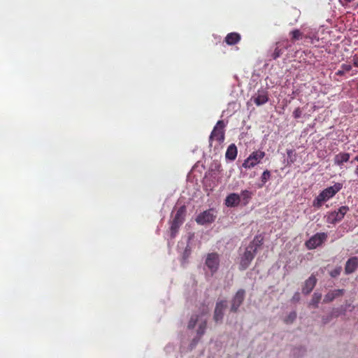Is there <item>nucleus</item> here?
Here are the masks:
<instances>
[{"instance_id":"obj_1","label":"nucleus","mask_w":358,"mask_h":358,"mask_svg":"<svg viewBox=\"0 0 358 358\" xmlns=\"http://www.w3.org/2000/svg\"><path fill=\"white\" fill-rule=\"evenodd\" d=\"M208 313H209V309L206 305L202 304L199 308V313H194L190 316L187 325V329L193 330L197 325L196 336L193 338L192 343H190V347L192 348H194L197 345V343L199 342L201 338H202L206 333L207 328L206 315Z\"/></svg>"},{"instance_id":"obj_2","label":"nucleus","mask_w":358,"mask_h":358,"mask_svg":"<svg viewBox=\"0 0 358 358\" xmlns=\"http://www.w3.org/2000/svg\"><path fill=\"white\" fill-rule=\"evenodd\" d=\"M341 183L337 182L333 186L322 190L320 192L319 195L315 197V200H313V206L317 208H320L324 202L334 197L337 192L341 190Z\"/></svg>"},{"instance_id":"obj_3","label":"nucleus","mask_w":358,"mask_h":358,"mask_svg":"<svg viewBox=\"0 0 358 358\" xmlns=\"http://www.w3.org/2000/svg\"><path fill=\"white\" fill-rule=\"evenodd\" d=\"M225 124L223 120H219L217 122L215 127H213L211 134L209 136V146L213 147V143H215V148H218L224 142L225 139V131H224Z\"/></svg>"},{"instance_id":"obj_4","label":"nucleus","mask_w":358,"mask_h":358,"mask_svg":"<svg viewBox=\"0 0 358 358\" xmlns=\"http://www.w3.org/2000/svg\"><path fill=\"white\" fill-rule=\"evenodd\" d=\"M186 214V207L185 206H180L178 208L176 215H174V218L171 223V236L173 238L176 236L178 232V229L180 228V226L183 224L184 217Z\"/></svg>"},{"instance_id":"obj_5","label":"nucleus","mask_w":358,"mask_h":358,"mask_svg":"<svg viewBox=\"0 0 358 358\" xmlns=\"http://www.w3.org/2000/svg\"><path fill=\"white\" fill-rule=\"evenodd\" d=\"M264 156L265 152L264 151L260 150H255L251 152L248 158L244 160L243 164H242V167L245 169H251L256 165L260 164Z\"/></svg>"},{"instance_id":"obj_6","label":"nucleus","mask_w":358,"mask_h":358,"mask_svg":"<svg viewBox=\"0 0 358 358\" xmlns=\"http://www.w3.org/2000/svg\"><path fill=\"white\" fill-rule=\"evenodd\" d=\"M327 238L328 235L326 233H316L306 241V247L309 250L316 249L324 243Z\"/></svg>"},{"instance_id":"obj_7","label":"nucleus","mask_w":358,"mask_h":358,"mask_svg":"<svg viewBox=\"0 0 358 358\" xmlns=\"http://www.w3.org/2000/svg\"><path fill=\"white\" fill-rule=\"evenodd\" d=\"M216 219L215 211L213 208L206 210L196 216V222L200 225L211 224Z\"/></svg>"},{"instance_id":"obj_8","label":"nucleus","mask_w":358,"mask_h":358,"mask_svg":"<svg viewBox=\"0 0 358 358\" xmlns=\"http://www.w3.org/2000/svg\"><path fill=\"white\" fill-rule=\"evenodd\" d=\"M245 296V291L244 289H241L236 292L231 301V312L238 313L239 307L244 302Z\"/></svg>"},{"instance_id":"obj_9","label":"nucleus","mask_w":358,"mask_h":358,"mask_svg":"<svg viewBox=\"0 0 358 358\" xmlns=\"http://www.w3.org/2000/svg\"><path fill=\"white\" fill-rule=\"evenodd\" d=\"M349 208L346 206H342L338 210L329 213L327 216V222L329 224H336L341 222L343 217L348 213Z\"/></svg>"},{"instance_id":"obj_10","label":"nucleus","mask_w":358,"mask_h":358,"mask_svg":"<svg viewBox=\"0 0 358 358\" xmlns=\"http://www.w3.org/2000/svg\"><path fill=\"white\" fill-rule=\"evenodd\" d=\"M257 252L256 248H254L253 250L245 249L243 256L241 257V263H239V270L244 271L248 268L254 259Z\"/></svg>"},{"instance_id":"obj_11","label":"nucleus","mask_w":358,"mask_h":358,"mask_svg":"<svg viewBox=\"0 0 358 358\" xmlns=\"http://www.w3.org/2000/svg\"><path fill=\"white\" fill-rule=\"evenodd\" d=\"M206 265L212 273H215L219 267V255L217 253L208 254L206 259Z\"/></svg>"},{"instance_id":"obj_12","label":"nucleus","mask_w":358,"mask_h":358,"mask_svg":"<svg viewBox=\"0 0 358 358\" xmlns=\"http://www.w3.org/2000/svg\"><path fill=\"white\" fill-rule=\"evenodd\" d=\"M251 100L257 106L265 104L268 101V91L264 89L259 90L257 94L252 96Z\"/></svg>"},{"instance_id":"obj_13","label":"nucleus","mask_w":358,"mask_h":358,"mask_svg":"<svg viewBox=\"0 0 358 358\" xmlns=\"http://www.w3.org/2000/svg\"><path fill=\"white\" fill-rule=\"evenodd\" d=\"M227 301L225 300H221L216 302L215 312H213V320L216 322H221L224 313H223L225 310Z\"/></svg>"},{"instance_id":"obj_14","label":"nucleus","mask_w":358,"mask_h":358,"mask_svg":"<svg viewBox=\"0 0 358 358\" xmlns=\"http://www.w3.org/2000/svg\"><path fill=\"white\" fill-rule=\"evenodd\" d=\"M317 282V278L315 275H310L303 283L302 287L303 294H308L313 291V288L315 287Z\"/></svg>"},{"instance_id":"obj_15","label":"nucleus","mask_w":358,"mask_h":358,"mask_svg":"<svg viewBox=\"0 0 358 358\" xmlns=\"http://www.w3.org/2000/svg\"><path fill=\"white\" fill-rule=\"evenodd\" d=\"M358 267V257H352L347 261L345 266V273L351 274L357 269Z\"/></svg>"},{"instance_id":"obj_16","label":"nucleus","mask_w":358,"mask_h":358,"mask_svg":"<svg viewBox=\"0 0 358 358\" xmlns=\"http://www.w3.org/2000/svg\"><path fill=\"white\" fill-rule=\"evenodd\" d=\"M343 294V289H337L333 291H329L327 294H326L324 299H323V302L325 303L332 302L334 300H335V299L341 296Z\"/></svg>"},{"instance_id":"obj_17","label":"nucleus","mask_w":358,"mask_h":358,"mask_svg":"<svg viewBox=\"0 0 358 358\" xmlns=\"http://www.w3.org/2000/svg\"><path fill=\"white\" fill-rule=\"evenodd\" d=\"M240 203V196L236 193H231L225 199V206L228 207L238 206Z\"/></svg>"},{"instance_id":"obj_18","label":"nucleus","mask_w":358,"mask_h":358,"mask_svg":"<svg viewBox=\"0 0 358 358\" xmlns=\"http://www.w3.org/2000/svg\"><path fill=\"white\" fill-rule=\"evenodd\" d=\"M350 159V154L348 152H339L334 157V164L336 166H342L343 164L348 162Z\"/></svg>"},{"instance_id":"obj_19","label":"nucleus","mask_w":358,"mask_h":358,"mask_svg":"<svg viewBox=\"0 0 358 358\" xmlns=\"http://www.w3.org/2000/svg\"><path fill=\"white\" fill-rule=\"evenodd\" d=\"M241 39V36L239 35L238 33H229L227 35H226L224 41L226 44L229 45H234L238 43L240 40Z\"/></svg>"},{"instance_id":"obj_20","label":"nucleus","mask_w":358,"mask_h":358,"mask_svg":"<svg viewBox=\"0 0 358 358\" xmlns=\"http://www.w3.org/2000/svg\"><path fill=\"white\" fill-rule=\"evenodd\" d=\"M236 155H238V149L236 145L232 143L229 145L227 150H226L225 157L229 160L234 161L236 159Z\"/></svg>"},{"instance_id":"obj_21","label":"nucleus","mask_w":358,"mask_h":358,"mask_svg":"<svg viewBox=\"0 0 358 358\" xmlns=\"http://www.w3.org/2000/svg\"><path fill=\"white\" fill-rule=\"evenodd\" d=\"M262 241H264V238L262 236H256L254 238V240L251 241L250 244L248 246L247 250H253L254 249H258L261 247L262 244Z\"/></svg>"},{"instance_id":"obj_22","label":"nucleus","mask_w":358,"mask_h":358,"mask_svg":"<svg viewBox=\"0 0 358 358\" xmlns=\"http://www.w3.org/2000/svg\"><path fill=\"white\" fill-rule=\"evenodd\" d=\"M252 192L249 190H242L241 192V200L244 201V204L246 205L248 203L249 201L252 198Z\"/></svg>"},{"instance_id":"obj_23","label":"nucleus","mask_w":358,"mask_h":358,"mask_svg":"<svg viewBox=\"0 0 358 358\" xmlns=\"http://www.w3.org/2000/svg\"><path fill=\"white\" fill-rule=\"evenodd\" d=\"M271 178V172L268 170H266L262 173L261 176V182L262 184L259 185V188H262L265 183Z\"/></svg>"},{"instance_id":"obj_24","label":"nucleus","mask_w":358,"mask_h":358,"mask_svg":"<svg viewBox=\"0 0 358 358\" xmlns=\"http://www.w3.org/2000/svg\"><path fill=\"white\" fill-rule=\"evenodd\" d=\"M320 299H321V294H319V293L313 294L312 300H310L309 306H312L315 308H317V305L320 303Z\"/></svg>"},{"instance_id":"obj_25","label":"nucleus","mask_w":358,"mask_h":358,"mask_svg":"<svg viewBox=\"0 0 358 358\" xmlns=\"http://www.w3.org/2000/svg\"><path fill=\"white\" fill-rule=\"evenodd\" d=\"M289 34L291 36V40H292V41H296L301 39V37L303 36V33L301 32V31L299 29H295L291 31Z\"/></svg>"},{"instance_id":"obj_26","label":"nucleus","mask_w":358,"mask_h":358,"mask_svg":"<svg viewBox=\"0 0 358 358\" xmlns=\"http://www.w3.org/2000/svg\"><path fill=\"white\" fill-rule=\"evenodd\" d=\"M283 53V48H280L277 43V46L275 49H274L273 53L271 54V58L273 59H276L280 57V55Z\"/></svg>"},{"instance_id":"obj_27","label":"nucleus","mask_w":358,"mask_h":358,"mask_svg":"<svg viewBox=\"0 0 358 358\" xmlns=\"http://www.w3.org/2000/svg\"><path fill=\"white\" fill-rule=\"evenodd\" d=\"M296 318V312H290L289 315L286 317L285 319H284V322L286 324H290L294 322V320Z\"/></svg>"},{"instance_id":"obj_28","label":"nucleus","mask_w":358,"mask_h":358,"mask_svg":"<svg viewBox=\"0 0 358 358\" xmlns=\"http://www.w3.org/2000/svg\"><path fill=\"white\" fill-rule=\"evenodd\" d=\"M341 267L339 266L338 268H334L333 271L329 272V275H331V277L336 278L339 275V274L341 273Z\"/></svg>"},{"instance_id":"obj_29","label":"nucleus","mask_w":358,"mask_h":358,"mask_svg":"<svg viewBox=\"0 0 358 358\" xmlns=\"http://www.w3.org/2000/svg\"><path fill=\"white\" fill-rule=\"evenodd\" d=\"M301 115V110L300 108H296L295 110H294L293 112V117L295 119H299Z\"/></svg>"},{"instance_id":"obj_30","label":"nucleus","mask_w":358,"mask_h":358,"mask_svg":"<svg viewBox=\"0 0 358 358\" xmlns=\"http://www.w3.org/2000/svg\"><path fill=\"white\" fill-rule=\"evenodd\" d=\"M351 69H352V66L350 64H342L341 70L346 71V72H350L351 71Z\"/></svg>"},{"instance_id":"obj_31","label":"nucleus","mask_w":358,"mask_h":358,"mask_svg":"<svg viewBox=\"0 0 358 358\" xmlns=\"http://www.w3.org/2000/svg\"><path fill=\"white\" fill-rule=\"evenodd\" d=\"M352 64H354V66L358 68V57H355L354 59H352Z\"/></svg>"},{"instance_id":"obj_32","label":"nucleus","mask_w":358,"mask_h":358,"mask_svg":"<svg viewBox=\"0 0 358 358\" xmlns=\"http://www.w3.org/2000/svg\"><path fill=\"white\" fill-rule=\"evenodd\" d=\"M345 73H346V71H343V70H341H341H338V71H337V73H336V75H338V76H343Z\"/></svg>"},{"instance_id":"obj_33","label":"nucleus","mask_w":358,"mask_h":358,"mask_svg":"<svg viewBox=\"0 0 358 358\" xmlns=\"http://www.w3.org/2000/svg\"><path fill=\"white\" fill-rule=\"evenodd\" d=\"M355 175L358 178V165L355 169Z\"/></svg>"},{"instance_id":"obj_34","label":"nucleus","mask_w":358,"mask_h":358,"mask_svg":"<svg viewBox=\"0 0 358 358\" xmlns=\"http://www.w3.org/2000/svg\"><path fill=\"white\" fill-rule=\"evenodd\" d=\"M292 152H293V150H287V155H289H289H291Z\"/></svg>"},{"instance_id":"obj_35","label":"nucleus","mask_w":358,"mask_h":358,"mask_svg":"<svg viewBox=\"0 0 358 358\" xmlns=\"http://www.w3.org/2000/svg\"><path fill=\"white\" fill-rule=\"evenodd\" d=\"M354 161L358 162V155L355 157Z\"/></svg>"},{"instance_id":"obj_36","label":"nucleus","mask_w":358,"mask_h":358,"mask_svg":"<svg viewBox=\"0 0 358 358\" xmlns=\"http://www.w3.org/2000/svg\"><path fill=\"white\" fill-rule=\"evenodd\" d=\"M345 3H351L352 1H354L355 0H344Z\"/></svg>"},{"instance_id":"obj_37","label":"nucleus","mask_w":358,"mask_h":358,"mask_svg":"<svg viewBox=\"0 0 358 358\" xmlns=\"http://www.w3.org/2000/svg\"><path fill=\"white\" fill-rule=\"evenodd\" d=\"M357 23H358V19H357Z\"/></svg>"}]
</instances>
